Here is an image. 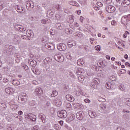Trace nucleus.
<instances>
[{
    "label": "nucleus",
    "mask_w": 130,
    "mask_h": 130,
    "mask_svg": "<svg viewBox=\"0 0 130 130\" xmlns=\"http://www.w3.org/2000/svg\"><path fill=\"white\" fill-rule=\"evenodd\" d=\"M54 58L58 62H62L64 60V57L61 53H57L54 56Z\"/></svg>",
    "instance_id": "nucleus-1"
},
{
    "label": "nucleus",
    "mask_w": 130,
    "mask_h": 130,
    "mask_svg": "<svg viewBox=\"0 0 130 130\" xmlns=\"http://www.w3.org/2000/svg\"><path fill=\"white\" fill-rule=\"evenodd\" d=\"M57 116L59 118H66L67 116H68V113L64 110H61L57 112Z\"/></svg>",
    "instance_id": "nucleus-2"
},
{
    "label": "nucleus",
    "mask_w": 130,
    "mask_h": 130,
    "mask_svg": "<svg viewBox=\"0 0 130 130\" xmlns=\"http://www.w3.org/2000/svg\"><path fill=\"white\" fill-rule=\"evenodd\" d=\"M57 48L60 51H64L67 49V45L63 43H60L57 45Z\"/></svg>",
    "instance_id": "nucleus-3"
},
{
    "label": "nucleus",
    "mask_w": 130,
    "mask_h": 130,
    "mask_svg": "<svg viewBox=\"0 0 130 130\" xmlns=\"http://www.w3.org/2000/svg\"><path fill=\"white\" fill-rule=\"evenodd\" d=\"M116 9V8H115L114 6H112L111 5H109L106 7V11L108 13H113L114 12H115Z\"/></svg>",
    "instance_id": "nucleus-4"
},
{
    "label": "nucleus",
    "mask_w": 130,
    "mask_h": 130,
    "mask_svg": "<svg viewBox=\"0 0 130 130\" xmlns=\"http://www.w3.org/2000/svg\"><path fill=\"white\" fill-rule=\"evenodd\" d=\"M25 6L27 10H28V11H31V9H33L34 8V3H33L32 2L28 1L26 2Z\"/></svg>",
    "instance_id": "nucleus-5"
},
{
    "label": "nucleus",
    "mask_w": 130,
    "mask_h": 130,
    "mask_svg": "<svg viewBox=\"0 0 130 130\" xmlns=\"http://www.w3.org/2000/svg\"><path fill=\"white\" fill-rule=\"evenodd\" d=\"M129 19H128L126 15L123 16L121 19V23L125 26L128 24Z\"/></svg>",
    "instance_id": "nucleus-6"
},
{
    "label": "nucleus",
    "mask_w": 130,
    "mask_h": 130,
    "mask_svg": "<svg viewBox=\"0 0 130 130\" xmlns=\"http://www.w3.org/2000/svg\"><path fill=\"white\" fill-rule=\"evenodd\" d=\"M27 98H28L27 94L24 93L20 97L18 98V100H21L22 103H25V102H27Z\"/></svg>",
    "instance_id": "nucleus-7"
},
{
    "label": "nucleus",
    "mask_w": 130,
    "mask_h": 130,
    "mask_svg": "<svg viewBox=\"0 0 130 130\" xmlns=\"http://www.w3.org/2000/svg\"><path fill=\"white\" fill-rule=\"evenodd\" d=\"M76 117L79 120H82L84 118V113L83 111H79L76 114Z\"/></svg>",
    "instance_id": "nucleus-8"
},
{
    "label": "nucleus",
    "mask_w": 130,
    "mask_h": 130,
    "mask_svg": "<svg viewBox=\"0 0 130 130\" xmlns=\"http://www.w3.org/2000/svg\"><path fill=\"white\" fill-rule=\"evenodd\" d=\"M68 45L69 47L71 48L73 47V46H76V45H77V42L75 40L69 41L68 42Z\"/></svg>",
    "instance_id": "nucleus-9"
},
{
    "label": "nucleus",
    "mask_w": 130,
    "mask_h": 130,
    "mask_svg": "<svg viewBox=\"0 0 130 130\" xmlns=\"http://www.w3.org/2000/svg\"><path fill=\"white\" fill-rule=\"evenodd\" d=\"M54 103L55 104L56 106L57 107H60L61 106V100L59 99H56L54 101Z\"/></svg>",
    "instance_id": "nucleus-10"
},
{
    "label": "nucleus",
    "mask_w": 130,
    "mask_h": 130,
    "mask_svg": "<svg viewBox=\"0 0 130 130\" xmlns=\"http://www.w3.org/2000/svg\"><path fill=\"white\" fill-rule=\"evenodd\" d=\"M39 118L41 119L43 123H45V122H46V116H45V115L41 113L39 115Z\"/></svg>",
    "instance_id": "nucleus-11"
},
{
    "label": "nucleus",
    "mask_w": 130,
    "mask_h": 130,
    "mask_svg": "<svg viewBox=\"0 0 130 130\" xmlns=\"http://www.w3.org/2000/svg\"><path fill=\"white\" fill-rule=\"evenodd\" d=\"M75 119V114H71L69 115L68 118L66 119L67 122H71V121H73Z\"/></svg>",
    "instance_id": "nucleus-12"
},
{
    "label": "nucleus",
    "mask_w": 130,
    "mask_h": 130,
    "mask_svg": "<svg viewBox=\"0 0 130 130\" xmlns=\"http://www.w3.org/2000/svg\"><path fill=\"white\" fill-rule=\"evenodd\" d=\"M66 98L68 101H70V102H74L75 101V98L71 94L66 95Z\"/></svg>",
    "instance_id": "nucleus-13"
},
{
    "label": "nucleus",
    "mask_w": 130,
    "mask_h": 130,
    "mask_svg": "<svg viewBox=\"0 0 130 130\" xmlns=\"http://www.w3.org/2000/svg\"><path fill=\"white\" fill-rule=\"evenodd\" d=\"M45 47V48H47V49H49V50H52V49L54 48V45L50 43L46 44Z\"/></svg>",
    "instance_id": "nucleus-14"
},
{
    "label": "nucleus",
    "mask_w": 130,
    "mask_h": 130,
    "mask_svg": "<svg viewBox=\"0 0 130 130\" xmlns=\"http://www.w3.org/2000/svg\"><path fill=\"white\" fill-rule=\"evenodd\" d=\"M121 5L123 7H127V6H129L130 5V1L129 0H124Z\"/></svg>",
    "instance_id": "nucleus-15"
},
{
    "label": "nucleus",
    "mask_w": 130,
    "mask_h": 130,
    "mask_svg": "<svg viewBox=\"0 0 130 130\" xmlns=\"http://www.w3.org/2000/svg\"><path fill=\"white\" fill-rule=\"evenodd\" d=\"M106 88L110 90V89H113V84H111V83L108 82L106 84Z\"/></svg>",
    "instance_id": "nucleus-16"
},
{
    "label": "nucleus",
    "mask_w": 130,
    "mask_h": 130,
    "mask_svg": "<svg viewBox=\"0 0 130 130\" xmlns=\"http://www.w3.org/2000/svg\"><path fill=\"white\" fill-rule=\"evenodd\" d=\"M28 62H29L30 66H32V67H36V64L37 63V62H36V60H32V59H29Z\"/></svg>",
    "instance_id": "nucleus-17"
},
{
    "label": "nucleus",
    "mask_w": 130,
    "mask_h": 130,
    "mask_svg": "<svg viewBox=\"0 0 130 130\" xmlns=\"http://www.w3.org/2000/svg\"><path fill=\"white\" fill-rule=\"evenodd\" d=\"M85 73V70L83 69L78 68L76 71V74L79 75V76L82 75V74H84Z\"/></svg>",
    "instance_id": "nucleus-18"
},
{
    "label": "nucleus",
    "mask_w": 130,
    "mask_h": 130,
    "mask_svg": "<svg viewBox=\"0 0 130 130\" xmlns=\"http://www.w3.org/2000/svg\"><path fill=\"white\" fill-rule=\"evenodd\" d=\"M35 93L37 94H43V90L42 89L41 87H39L35 89Z\"/></svg>",
    "instance_id": "nucleus-19"
},
{
    "label": "nucleus",
    "mask_w": 130,
    "mask_h": 130,
    "mask_svg": "<svg viewBox=\"0 0 130 130\" xmlns=\"http://www.w3.org/2000/svg\"><path fill=\"white\" fill-rule=\"evenodd\" d=\"M69 4L71 6H75V7H79L80 6V5H79V4H78V3L76 2L75 1H70Z\"/></svg>",
    "instance_id": "nucleus-20"
},
{
    "label": "nucleus",
    "mask_w": 130,
    "mask_h": 130,
    "mask_svg": "<svg viewBox=\"0 0 130 130\" xmlns=\"http://www.w3.org/2000/svg\"><path fill=\"white\" fill-rule=\"evenodd\" d=\"M12 83L14 86H19V85L20 84V81H19L18 80H13L12 81Z\"/></svg>",
    "instance_id": "nucleus-21"
},
{
    "label": "nucleus",
    "mask_w": 130,
    "mask_h": 130,
    "mask_svg": "<svg viewBox=\"0 0 130 130\" xmlns=\"http://www.w3.org/2000/svg\"><path fill=\"white\" fill-rule=\"evenodd\" d=\"M16 9L18 13H23V8L21 6H17L16 7Z\"/></svg>",
    "instance_id": "nucleus-22"
},
{
    "label": "nucleus",
    "mask_w": 130,
    "mask_h": 130,
    "mask_svg": "<svg viewBox=\"0 0 130 130\" xmlns=\"http://www.w3.org/2000/svg\"><path fill=\"white\" fill-rule=\"evenodd\" d=\"M104 62H105V61H102L101 62H99L98 63V66H99V67H100V68H101V67H103V68H104V67H105V64L104 63Z\"/></svg>",
    "instance_id": "nucleus-23"
},
{
    "label": "nucleus",
    "mask_w": 130,
    "mask_h": 130,
    "mask_svg": "<svg viewBox=\"0 0 130 130\" xmlns=\"http://www.w3.org/2000/svg\"><path fill=\"white\" fill-rule=\"evenodd\" d=\"M106 104H102L100 105V108H101V109H102L103 110H105V109H106Z\"/></svg>",
    "instance_id": "nucleus-24"
},
{
    "label": "nucleus",
    "mask_w": 130,
    "mask_h": 130,
    "mask_svg": "<svg viewBox=\"0 0 130 130\" xmlns=\"http://www.w3.org/2000/svg\"><path fill=\"white\" fill-rule=\"evenodd\" d=\"M21 67H22V69L23 70H24V71H25V72H28V69H29V68L28 67V66H27L26 64H21Z\"/></svg>",
    "instance_id": "nucleus-25"
},
{
    "label": "nucleus",
    "mask_w": 130,
    "mask_h": 130,
    "mask_svg": "<svg viewBox=\"0 0 130 130\" xmlns=\"http://www.w3.org/2000/svg\"><path fill=\"white\" fill-rule=\"evenodd\" d=\"M95 85H99V84H100V80H99V79L98 78H95L94 80H93V81Z\"/></svg>",
    "instance_id": "nucleus-26"
},
{
    "label": "nucleus",
    "mask_w": 130,
    "mask_h": 130,
    "mask_svg": "<svg viewBox=\"0 0 130 130\" xmlns=\"http://www.w3.org/2000/svg\"><path fill=\"white\" fill-rule=\"evenodd\" d=\"M58 93L57 92V91L55 90L52 92V93L51 94V97H55V96H57V94Z\"/></svg>",
    "instance_id": "nucleus-27"
},
{
    "label": "nucleus",
    "mask_w": 130,
    "mask_h": 130,
    "mask_svg": "<svg viewBox=\"0 0 130 130\" xmlns=\"http://www.w3.org/2000/svg\"><path fill=\"white\" fill-rule=\"evenodd\" d=\"M0 106H1V108H2V109H3V110H5L6 109V108H7V105H6V104H3L2 103H0Z\"/></svg>",
    "instance_id": "nucleus-28"
},
{
    "label": "nucleus",
    "mask_w": 130,
    "mask_h": 130,
    "mask_svg": "<svg viewBox=\"0 0 130 130\" xmlns=\"http://www.w3.org/2000/svg\"><path fill=\"white\" fill-rule=\"evenodd\" d=\"M75 106H76V108H78V109H83V105L80 104H76Z\"/></svg>",
    "instance_id": "nucleus-29"
},
{
    "label": "nucleus",
    "mask_w": 130,
    "mask_h": 130,
    "mask_svg": "<svg viewBox=\"0 0 130 130\" xmlns=\"http://www.w3.org/2000/svg\"><path fill=\"white\" fill-rule=\"evenodd\" d=\"M103 3L106 4V5H109L112 2V0H103Z\"/></svg>",
    "instance_id": "nucleus-30"
},
{
    "label": "nucleus",
    "mask_w": 130,
    "mask_h": 130,
    "mask_svg": "<svg viewBox=\"0 0 130 130\" xmlns=\"http://www.w3.org/2000/svg\"><path fill=\"white\" fill-rule=\"evenodd\" d=\"M90 86L91 87V88H95L97 87L96 84H95V83H94L93 82H92L90 83Z\"/></svg>",
    "instance_id": "nucleus-31"
},
{
    "label": "nucleus",
    "mask_w": 130,
    "mask_h": 130,
    "mask_svg": "<svg viewBox=\"0 0 130 130\" xmlns=\"http://www.w3.org/2000/svg\"><path fill=\"white\" fill-rule=\"evenodd\" d=\"M68 23H69L70 24H72V23H74V18H73V17H69Z\"/></svg>",
    "instance_id": "nucleus-32"
},
{
    "label": "nucleus",
    "mask_w": 130,
    "mask_h": 130,
    "mask_svg": "<svg viewBox=\"0 0 130 130\" xmlns=\"http://www.w3.org/2000/svg\"><path fill=\"white\" fill-rule=\"evenodd\" d=\"M11 90H13V88L10 87H8V88H5V92H6V93L8 94H10Z\"/></svg>",
    "instance_id": "nucleus-33"
},
{
    "label": "nucleus",
    "mask_w": 130,
    "mask_h": 130,
    "mask_svg": "<svg viewBox=\"0 0 130 130\" xmlns=\"http://www.w3.org/2000/svg\"><path fill=\"white\" fill-rule=\"evenodd\" d=\"M38 13H39L40 14H41L42 12H43V10H42V8H41L40 6H38Z\"/></svg>",
    "instance_id": "nucleus-34"
},
{
    "label": "nucleus",
    "mask_w": 130,
    "mask_h": 130,
    "mask_svg": "<svg viewBox=\"0 0 130 130\" xmlns=\"http://www.w3.org/2000/svg\"><path fill=\"white\" fill-rule=\"evenodd\" d=\"M34 73L36 75H40V73H41L39 70H38L37 69H35V71H34Z\"/></svg>",
    "instance_id": "nucleus-35"
},
{
    "label": "nucleus",
    "mask_w": 130,
    "mask_h": 130,
    "mask_svg": "<svg viewBox=\"0 0 130 130\" xmlns=\"http://www.w3.org/2000/svg\"><path fill=\"white\" fill-rule=\"evenodd\" d=\"M64 28V24L62 23L59 26V28H58V30H62Z\"/></svg>",
    "instance_id": "nucleus-36"
},
{
    "label": "nucleus",
    "mask_w": 130,
    "mask_h": 130,
    "mask_svg": "<svg viewBox=\"0 0 130 130\" xmlns=\"http://www.w3.org/2000/svg\"><path fill=\"white\" fill-rule=\"evenodd\" d=\"M31 116L32 117V118H31V119H30V120H31L32 121H34V122L36 121V115H32Z\"/></svg>",
    "instance_id": "nucleus-37"
},
{
    "label": "nucleus",
    "mask_w": 130,
    "mask_h": 130,
    "mask_svg": "<svg viewBox=\"0 0 130 130\" xmlns=\"http://www.w3.org/2000/svg\"><path fill=\"white\" fill-rule=\"evenodd\" d=\"M109 79L112 81H116V78L114 76H110Z\"/></svg>",
    "instance_id": "nucleus-38"
},
{
    "label": "nucleus",
    "mask_w": 130,
    "mask_h": 130,
    "mask_svg": "<svg viewBox=\"0 0 130 130\" xmlns=\"http://www.w3.org/2000/svg\"><path fill=\"white\" fill-rule=\"evenodd\" d=\"M5 5L4 3L2 2H0V10H3V9H5Z\"/></svg>",
    "instance_id": "nucleus-39"
},
{
    "label": "nucleus",
    "mask_w": 130,
    "mask_h": 130,
    "mask_svg": "<svg viewBox=\"0 0 130 130\" xmlns=\"http://www.w3.org/2000/svg\"><path fill=\"white\" fill-rule=\"evenodd\" d=\"M77 63L78 64H80L79 63H80V64H83L84 63V62L83 61V59H80L77 60Z\"/></svg>",
    "instance_id": "nucleus-40"
},
{
    "label": "nucleus",
    "mask_w": 130,
    "mask_h": 130,
    "mask_svg": "<svg viewBox=\"0 0 130 130\" xmlns=\"http://www.w3.org/2000/svg\"><path fill=\"white\" fill-rule=\"evenodd\" d=\"M20 27H21V25H20V24H16L15 26V29L19 31V30H20Z\"/></svg>",
    "instance_id": "nucleus-41"
},
{
    "label": "nucleus",
    "mask_w": 130,
    "mask_h": 130,
    "mask_svg": "<svg viewBox=\"0 0 130 130\" xmlns=\"http://www.w3.org/2000/svg\"><path fill=\"white\" fill-rule=\"evenodd\" d=\"M92 116H90V117L91 118H95V117H97V114H96V113L95 112H92Z\"/></svg>",
    "instance_id": "nucleus-42"
},
{
    "label": "nucleus",
    "mask_w": 130,
    "mask_h": 130,
    "mask_svg": "<svg viewBox=\"0 0 130 130\" xmlns=\"http://www.w3.org/2000/svg\"><path fill=\"white\" fill-rule=\"evenodd\" d=\"M111 25H112V26H116V25H117V22L115 21V20H112L111 22Z\"/></svg>",
    "instance_id": "nucleus-43"
},
{
    "label": "nucleus",
    "mask_w": 130,
    "mask_h": 130,
    "mask_svg": "<svg viewBox=\"0 0 130 130\" xmlns=\"http://www.w3.org/2000/svg\"><path fill=\"white\" fill-rule=\"evenodd\" d=\"M47 21H48V20H45V19H42V20H41V22L42 23V24H47Z\"/></svg>",
    "instance_id": "nucleus-44"
},
{
    "label": "nucleus",
    "mask_w": 130,
    "mask_h": 130,
    "mask_svg": "<svg viewBox=\"0 0 130 130\" xmlns=\"http://www.w3.org/2000/svg\"><path fill=\"white\" fill-rule=\"evenodd\" d=\"M62 24V23H61L60 22H58V23H56L55 26L58 29L59 28V27L60 26V25H61Z\"/></svg>",
    "instance_id": "nucleus-45"
},
{
    "label": "nucleus",
    "mask_w": 130,
    "mask_h": 130,
    "mask_svg": "<svg viewBox=\"0 0 130 130\" xmlns=\"http://www.w3.org/2000/svg\"><path fill=\"white\" fill-rule=\"evenodd\" d=\"M101 48V47H100V45H98V46L95 47V50H98V51H100Z\"/></svg>",
    "instance_id": "nucleus-46"
},
{
    "label": "nucleus",
    "mask_w": 130,
    "mask_h": 130,
    "mask_svg": "<svg viewBox=\"0 0 130 130\" xmlns=\"http://www.w3.org/2000/svg\"><path fill=\"white\" fill-rule=\"evenodd\" d=\"M99 101H100V102H105L106 100L104 98H101L99 99Z\"/></svg>",
    "instance_id": "nucleus-47"
},
{
    "label": "nucleus",
    "mask_w": 130,
    "mask_h": 130,
    "mask_svg": "<svg viewBox=\"0 0 130 130\" xmlns=\"http://www.w3.org/2000/svg\"><path fill=\"white\" fill-rule=\"evenodd\" d=\"M119 88L120 89V90H121V91H124V87H123V86L122 85H120L119 86Z\"/></svg>",
    "instance_id": "nucleus-48"
},
{
    "label": "nucleus",
    "mask_w": 130,
    "mask_h": 130,
    "mask_svg": "<svg viewBox=\"0 0 130 130\" xmlns=\"http://www.w3.org/2000/svg\"><path fill=\"white\" fill-rule=\"evenodd\" d=\"M32 129L34 130H39V127H38V125H36L33 127Z\"/></svg>",
    "instance_id": "nucleus-49"
},
{
    "label": "nucleus",
    "mask_w": 130,
    "mask_h": 130,
    "mask_svg": "<svg viewBox=\"0 0 130 130\" xmlns=\"http://www.w3.org/2000/svg\"><path fill=\"white\" fill-rule=\"evenodd\" d=\"M88 115L90 116V117H91V116H93V115H92V114L93 113V111L89 110L88 111Z\"/></svg>",
    "instance_id": "nucleus-50"
},
{
    "label": "nucleus",
    "mask_w": 130,
    "mask_h": 130,
    "mask_svg": "<svg viewBox=\"0 0 130 130\" xmlns=\"http://www.w3.org/2000/svg\"><path fill=\"white\" fill-rule=\"evenodd\" d=\"M15 57H16V58H20V54L18 53H15Z\"/></svg>",
    "instance_id": "nucleus-51"
},
{
    "label": "nucleus",
    "mask_w": 130,
    "mask_h": 130,
    "mask_svg": "<svg viewBox=\"0 0 130 130\" xmlns=\"http://www.w3.org/2000/svg\"><path fill=\"white\" fill-rule=\"evenodd\" d=\"M66 107L67 108H71V107H72V105L70 103H68L66 104Z\"/></svg>",
    "instance_id": "nucleus-52"
},
{
    "label": "nucleus",
    "mask_w": 130,
    "mask_h": 130,
    "mask_svg": "<svg viewBox=\"0 0 130 130\" xmlns=\"http://www.w3.org/2000/svg\"><path fill=\"white\" fill-rule=\"evenodd\" d=\"M28 37H27V36L26 35H22L21 37V38H22V39H27Z\"/></svg>",
    "instance_id": "nucleus-53"
},
{
    "label": "nucleus",
    "mask_w": 130,
    "mask_h": 130,
    "mask_svg": "<svg viewBox=\"0 0 130 130\" xmlns=\"http://www.w3.org/2000/svg\"><path fill=\"white\" fill-rule=\"evenodd\" d=\"M120 74H125V73H126V71H125L124 69H122L121 71H120Z\"/></svg>",
    "instance_id": "nucleus-54"
},
{
    "label": "nucleus",
    "mask_w": 130,
    "mask_h": 130,
    "mask_svg": "<svg viewBox=\"0 0 130 130\" xmlns=\"http://www.w3.org/2000/svg\"><path fill=\"white\" fill-rule=\"evenodd\" d=\"M55 128L56 130L60 129V127L59 125H55Z\"/></svg>",
    "instance_id": "nucleus-55"
},
{
    "label": "nucleus",
    "mask_w": 130,
    "mask_h": 130,
    "mask_svg": "<svg viewBox=\"0 0 130 130\" xmlns=\"http://www.w3.org/2000/svg\"><path fill=\"white\" fill-rule=\"evenodd\" d=\"M30 113H29V114H26L25 115V118H28V119H30Z\"/></svg>",
    "instance_id": "nucleus-56"
},
{
    "label": "nucleus",
    "mask_w": 130,
    "mask_h": 130,
    "mask_svg": "<svg viewBox=\"0 0 130 130\" xmlns=\"http://www.w3.org/2000/svg\"><path fill=\"white\" fill-rule=\"evenodd\" d=\"M77 36L78 37H83V34L81 33V32H79L78 34H77Z\"/></svg>",
    "instance_id": "nucleus-57"
},
{
    "label": "nucleus",
    "mask_w": 130,
    "mask_h": 130,
    "mask_svg": "<svg viewBox=\"0 0 130 130\" xmlns=\"http://www.w3.org/2000/svg\"><path fill=\"white\" fill-rule=\"evenodd\" d=\"M97 6H98L99 7H102V6H103V4L101 2H98Z\"/></svg>",
    "instance_id": "nucleus-58"
},
{
    "label": "nucleus",
    "mask_w": 130,
    "mask_h": 130,
    "mask_svg": "<svg viewBox=\"0 0 130 130\" xmlns=\"http://www.w3.org/2000/svg\"><path fill=\"white\" fill-rule=\"evenodd\" d=\"M85 102H86V103H90V102H91V101H90V100H89L88 99H86L84 100Z\"/></svg>",
    "instance_id": "nucleus-59"
},
{
    "label": "nucleus",
    "mask_w": 130,
    "mask_h": 130,
    "mask_svg": "<svg viewBox=\"0 0 130 130\" xmlns=\"http://www.w3.org/2000/svg\"><path fill=\"white\" fill-rule=\"evenodd\" d=\"M61 16H60V15H59V14H56L55 15V17L56 19H57V20H58V19H60Z\"/></svg>",
    "instance_id": "nucleus-60"
},
{
    "label": "nucleus",
    "mask_w": 130,
    "mask_h": 130,
    "mask_svg": "<svg viewBox=\"0 0 130 130\" xmlns=\"http://www.w3.org/2000/svg\"><path fill=\"white\" fill-rule=\"evenodd\" d=\"M99 76L101 78H104V75L103 74V73H100V74H99Z\"/></svg>",
    "instance_id": "nucleus-61"
},
{
    "label": "nucleus",
    "mask_w": 130,
    "mask_h": 130,
    "mask_svg": "<svg viewBox=\"0 0 130 130\" xmlns=\"http://www.w3.org/2000/svg\"><path fill=\"white\" fill-rule=\"evenodd\" d=\"M18 31H20V32H22L23 31V26L20 25V27H19V29H18Z\"/></svg>",
    "instance_id": "nucleus-62"
},
{
    "label": "nucleus",
    "mask_w": 130,
    "mask_h": 130,
    "mask_svg": "<svg viewBox=\"0 0 130 130\" xmlns=\"http://www.w3.org/2000/svg\"><path fill=\"white\" fill-rule=\"evenodd\" d=\"M126 102H127L126 105H127V106H129L130 107V100H127Z\"/></svg>",
    "instance_id": "nucleus-63"
},
{
    "label": "nucleus",
    "mask_w": 130,
    "mask_h": 130,
    "mask_svg": "<svg viewBox=\"0 0 130 130\" xmlns=\"http://www.w3.org/2000/svg\"><path fill=\"white\" fill-rule=\"evenodd\" d=\"M59 123L60 124V125H63V121L62 120L59 121Z\"/></svg>",
    "instance_id": "nucleus-64"
}]
</instances>
